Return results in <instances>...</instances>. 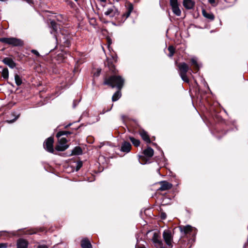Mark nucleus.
Wrapping results in <instances>:
<instances>
[{"instance_id": "f257e3e1", "label": "nucleus", "mask_w": 248, "mask_h": 248, "mask_svg": "<svg viewBox=\"0 0 248 248\" xmlns=\"http://www.w3.org/2000/svg\"><path fill=\"white\" fill-rule=\"evenodd\" d=\"M124 79L120 76H112L108 78H106L104 82V85H108L113 88H117L121 90L123 87Z\"/></svg>"}, {"instance_id": "f03ea898", "label": "nucleus", "mask_w": 248, "mask_h": 248, "mask_svg": "<svg viewBox=\"0 0 248 248\" xmlns=\"http://www.w3.org/2000/svg\"><path fill=\"white\" fill-rule=\"evenodd\" d=\"M176 66L178 68V72L182 80L185 82L188 83L189 79L187 77L186 74L189 72L191 74L192 70L189 68V66L186 63H176Z\"/></svg>"}, {"instance_id": "7ed1b4c3", "label": "nucleus", "mask_w": 248, "mask_h": 248, "mask_svg": "<svg viewBox=\"0 0 248 248\" xmlns=\"http://www.w3.org/2000/svg\"><path fill=\"white\" fill-rule=\"evenodd\" d=\"M0 42L16 46L23 45V42L21 39L14 37L0 38Z\"/></svg>"}, {"instance_id": "20e7f679", "label": "nucleus", "mask_w": 248, "mask_h": 248, "mask_svg": "<svg viewBox=\"0 0 248 248\" xmlns=\"http://www.w3.org/2000/svg\"><path fill=\"white\" fill-rule=\"evenodd\" d=\"M170 3L173 14L177 16H181V11L179 7L178 0H170Z\"/></svg>"}, {"instance_id": "39448f33", "label": "nucleus", "mask_w": 248, "mask_h": 248, "mask_svg": "<svg viewBox=\"0 0 248 248\" xmlns=\"http://www.w3.org/2000/svg\"><path fill=\"white\" fill-rule=\"evenodd\" d=\"M67 140L64 138H62L59 140L58 144L56 145V150L58 151H63L67 149L68 145L66 144Z\"/></svg>"}, {"instance_id": "423d86ee", "label": "nucleus", "mask_w": 248, "mask_h": 248, "mask_svg": "<svg viewBox=\"0 0 248 248\" xmlns=\"http://www.w3.org/2000/svg\"><path fill=\"white\" fill-rule=\"evenodd\" d=\"M163 238L166 244L169 247H172L171 242L172 240L171 232L169 230H165L163 233Z\"/></svg>"}, {"instance_id": "0eeeda50", "label": "nucleus", "mask_w": 248, "mask_h": 248, "mask_svg": "<svg viewBox=\"0 0 248 248\" xmlns=\"http://www.w3.org/2000/svg\"><path fill=\"white\" fill-rule=\"evenodd\" d=\"M179 229L183 234L186 235L188 234H190L191 232L194 231V232L192 234L193 235L195 234L196 229L193 228L191 226L187 225L186 226H181L179 227Z\"/></svg>"}, {"instance_id": "6e6552de", "label": "nucleus", "mask_w": 248, "mask_h": 248, "mask_svg": "<svg viewBox=\"0 0 248 248\" xmlns=\"http://www.w3.org/2000/svg\"><path fill=\"white\" fill-rule=\"evenodd\" d=\"M53 139L52 137H49L47 138L44 143V148L48 152L50 153H53Z\"/></svg>"}, {"instance_id": "1a4fd4ad", "label": "nucleus", "mask_w": 248, "mask_h": 248, "mask_svg": "<svg viewBox=\"0 0 248 248\" xmlns=\"http://www.w3.org/2000/svg\"><path fill=\"white\" fill-rule=\"evenodd\" d=\"M152 240L156 246H162L163 244L162 241L160 239V235L158 232H154Z\"/></svg>"}, {"instance_id": "9d476101", "label": "nucleus", "mask_w": 248, "mask_h": 248, "mask_svg": "<svg viewBox=\"0 0 248 248\" xmlns=\"http://www.w3.org/2000/svg\"><path fill=\"white\" fill-rule=\"evenodd\" d=\"M105 15L110 17H113L115 16L118 15L119 12L118 10L114 7L108 8L104 13Z\"/></svg>"}, {"instance_id": "9b49d317", "label": "nucleus", "mask_w": 248, "mask_h": 248, "mask_svg": "<svg viewBox=\"0 0 248 248\" xmlns=\"http://www.w3.org/2000/svg\"><path fill=\"white\" fill-rule=\"evenodd\" d=\"M160 184V187L158 190L160 191H165L171 188L172 185L171 183H169L167 181H163L159 182Z\"/></svg>"}, {"instance_id": "f8f14e48", "label": "nucleus", "mask_w": 248, "mask_h": 248, "mask_svg": "<svg viewBox=\"0 0 248 248\" xmlns=\"http://www.w3.org/2000/svg\"><path fill=\"white\" fill-rule=\"evenodd\" d=\"M131 148V145L129 142L124 141L122 144L120 151L125 153H128L130 151Z\"/></svg>"}, {"instance_id": "ddd939ff", "label": "nucleus", "mask_w": 248, "mask_h": 248, "mask_svg": "<svg viewBox=\"0 0 248 248\" xmlns=\"http://www.w3.org/2000/svg\"><path fill=\"white\" fill-rule=\"evenodd\" d=\"M17 248H27L28 242L23 238H20L17 241Z\"/></svg>"}, {"instance_id": "4468645a", "label": "nucleus", "mask_w": 248, "mask_h": 248, "mask_svg": "<svg viewBox=\"0 0 248 248\" xmlns=\"http://www.w3.org/2000/svg\"><path fill=\"white\" fill-rule=\"evenodd\" d=\"M139 133L143 140H144L147 143H151V140L147 132L142 129L140 131Z\"/></svg>"}, {"instance_id": "2eb2a0df", "label": "nucleus", "mask_w": 248, "mask_h": 248, "mask_svg": "<svg viewBox=\"0 0 248 248\" xmlns=\"http://www.w3.org/2000/svg\"><path fill=\"white\" fill-rule=\"evenodd\" d=\"M81 247L82 248H93L90 241L87 238H85L81 240Z\"/></svg>"}, {"instance_id": "dca6fc26", "label": "nucleus", "mask_w": 248, "mask_h": 248, "mask_svg": "<svg viewBox=\"0 0 248 248\" xmlns=\"http://www.w3.org/2000/svg\"><path fill=\"white\" fill-rule=\"evenodd\" d=\"M183 5L186 9H191L193 7L194 2L191 0H184Z\"/></svg>"}, {"instance_id": "f3484780", "label": "nucleus", "mask_w": 248, "mask_h": 248, "mask_svg": "<svg viewBox=\"0 0 248 248\" xmlns=\"http://www.w3.org/2000/svg\"><path fill=\"white\" fill-rule=\"evenodd\" d=\"M154 153V150L150 147H148L147 149H145L143 151L144 155L148 157H151L153 156Z\"/></svg>"}, {"instance_id": "a211bd4d", "label": "nucleus", "mask_w": 248, "mask_h": 248, "mask_svg": "<svg viewBox=\"0 0 248 248\" xmlns=\"http://www.w3.org/2000/svg\"><path fill=\"white\" fill-rule=\"evenodd\" d=\"M202 15L204 17L210 20H213L214 19V15L210 12H207L205 10H202Z\"/></svg>"}, {"instance_id": "6ab92c4d", "label": "nucleus", "mask_w": 248, "mask_h": 248, "mask_svg": "<svg viewBox=\"0 0 248 248\" xmlns=\"http://www.w3.org/2000/svg\"><path fill=\"white\" fill-rule=\"evenodd\" d=\"M122 94L120 90L117 91L113 95L112 97V101L113 102L117 101L121 97Z\"/></svg>"}, {"instance_id": "aec40b11", "label": "nucleus", "mask_w": 248, "mask_h": 248, "mask_svg": "<svg viewBox=\"0 0 248 248\" xmlns=\"http://www.w3.org/2000/svg\"><path fill=\"white\" fill-rule=\"evenodd\" d=\"M82 154V150L79 146H76L72 150V155H80Z\"/></svg>"}, {"instance_id": "412c9836", "label": "nucleus", "mask_w": 248, "mask_h": 248, "mask_svg": "<svg viewBox=\"0 0 248 248\" xmlns=\"http://www.w3.org/2000/svg\"><path fill=\"white\" fill-rule=\"evenodd\" d=\"M15 79L16 83L17 86H19L22 84V80L16 71H15Z\"/></svg>"}, {"instance_id": "4be33fe9", "label": "nucleus", "mask_w": 248, "mask_h": 248, "mask_svg": "<svg viewBox=\"0 0 248 248\" xmlns=\"http://www.w3.org/2000/svg\"><path fill=\"white\" fill-rule=\"evenodd\" d=\"M168 50L169 51L168 56L170 57L173 56L175 50L174 46H170L168 48Z\"/></svg>"}, {"instance_id": "5701e85b", "label": "nucleus", "mask_w": 248, "mask_h": 248, "mask_svg": "<svg viewBox=\"0 0 248 248\" xmlns=\"http://www.w3.org/2000/svg\"><path fill=\"white\" fill-rule=\"evenodd\" d=\"M71 132L66 131H60L58 132L56 135V137L59 139L63 135H68L71 134Z\"/></svg>"}, {"instance_id": "b1692460", "label": "nucleus", "mask_w": 248, "mask_h": 248, "mask_svg": "<svg viewBox=\"0 0 248 248\" xmlns=\"http://www.w3.org/2000/svg\"><path fill=\"white\" fill-rule=\"evenodd\" d=\"M129 139L133 143V144L136 147H138L140 144V141L139 140L136 139L133 137H130Z\"/></svg>"}, {"instance_id": "393cba45", "label": "nucleus", "mask_w": 248, "mask_h": 248, "mask_svg": "<svg viewBox=\"0 0 248 248\" xmlns=\"http://www.w3.org/2000/svg\"><path fill=\"white\" fill-rule=\"evenodd\" d=\"M2 76L4 79H7L9 77V72L7 68H4L2 70Z\"/></svg>"}, {"instance_id": "a878e982", "label": "nucleus", "mask_w": 248, "mask_h": 248, "mask_svg": "<svg viewBox=\"0 0 248 248\" xmlns=\"http://www.w3.org/2000/svg\"><path fill=\"white\" fill-rule=\"evenodd\" d=\"M50 26L54 30V31H57L58 29L57 25L56 22L54 21H51L50 22Z\"/></svg>"}, {"instance_id": "bb28decb", "label": "nucleus", "mask_w": 248, "mask_h": 248, "mask_svg": "<svg viewBox=\"0 0 248 248\" xmlns=\"http://www.w3.org/2000/svg\"><path fill=\"white\" fill-rule=\"evenodd\" d=\"M11 69H17V67L16 65V63H5Z\"/></svg>"}, {"instance_id": "cd10ccee", "label": "nucleus", "mask_w": 248, "mask_h": 248, "mask_svg": "<svg viewBox=\"0 0 248 248\" xmlns=\"http://www.w3.org/2000/svg\"><path fill=\"white\" fill-rule=\"evenodd\" d=\"M82 166V161H78L76 163V170L78 171Z\"/></svg>"}, {"instance_id": "c85d7f7f", "label": "nucleus", "mask_w": 248, "mask_h": 248, "mask_svg": "<svg viewBox=\"0 0 248 248\" xmlns=\"http://www.w3.org/2000/svg\"><path fill=\"white\" fill-rule=\"evenodd\" d=\"M145 157H142L140 158V160H139L140 163L142 165L146 164L148 163V161L147 160H145Z\"/></svg>"}, {"instance_id": "c756f323", "label": "nucleus", "mask_w": 248, "mask_h": 248, "mask_svg": "<svg viewBox=\"0 0 248 248\" xmlns=\"http://www.w3.org/2000/svg\"><path fill=\"white\" fill-rule=\"evenodd\" d=\"M101 71V68H97L96 71L93 73V76L98 77L100 74Z\"/></svg>"}, {"instance_id": "7c9ffc66", "label": "nucleus", "mask_w": 248, "mask_h": 248, "mask_svg": "<svg viewBox=\"0 0 248 248\" xmlns=\"http://www.w3.org/2000/svg\"><path fill=\"white\" fill-rule=\"evenodd\" d=\"M19 117V115H17L15 117V118L13 120H7V122L9 123V124H12L13 123H14L15 121H16L17 118Z\"/></svg>"}, {"instance_id": "2f4dec72", "label": "nucleus", "mask_w": 248, "mask_h": 248, "mask_svg": "<svg viewBox=\"0 0 248 248\" xmlns=\"http://www.w3.org/2000/svg\"><path fill=\"white\" fill-rule=\"evenodd\" d=\"M132 10V8H130L128 11L124 15L125 16L126 18H127L130 15L131 11Z\"/></svg>"}, {"instance_id": "473e14b6", "label": "nucleus", "mask_w": 248, "mask_h": 248, "mask_svg": "<svg viewBox=\"0 0 248 248\" xmlns=\"http://www.w3.org/2000/svg\"><path fill=\"white\" fill-rule=\"evenodd\" d=\"M31 52L34 54V55H35L37 57H40V55L39 54V53L36 50H34V49H32L31 50Z\"/></svg>"}, {"instance_id": "72a5a7b5", "label": "nucleus", "mask_w": 248, "mask_h": 248, "mask_svg": "<svg viewBox=\"0 0 248 248\" xmlns=\"http://www.w3.org/2000/svg\"><path fill=\"white\" fill-rule=\"evenodd\" d=\"M7 247V243H0V248H6Z\"/></svg>"}, {"instance_id": "f704fd0d", "label": "nucleus", "mask_w": 248, "mask_h": 248, "mask_svg": "<svg viewBox=\"0 0 248 248\" xmlns=\"http://www.w3.org/2000/svg\"><path fill=\"white\" fill-rule=\"evenodd\" d=\"M167 217V215L165 213H161L160 217L162 219H165Z\"/></svg>"}, {"instance_id": "c9c22d12", "label": "nucleus", "mask_w": 248, "mask_h": 248, "mask_svg": "<svg viewBox=\"0 0 248 248\" xmlns=\"http://www.w3.org/2000/svg\"><path fill=\"white\" fill-rule=\"evenodd\" d=\"M2 62H13V61L9 59V58H5L2 61Z\"/></svg>"}, {"instance_id": "e433bc0d", "label": "nucleus", "mask_w": 248, "mask_h": 248, "mask_svg": "<svg viewBox=\"0 0 248 248\" xmlns=\"http://www.w3.org/2000/svg\"><path fill=\"white\" fill-rule=\"evenodd\" d=\"M79 101H80V100L79 101L74 100L73 101V108H75L76 107V106L79 102Z\"/></svg>"}, {"instance_id": "4c0bfd02", "label": "nucleus", "mask_w": 248, "mask_h": 248, "mask_svg": "<svg viewBox=\"0 0 248 248\" xmlns=\"http://www.w3.org/2000/svg\"><path fill=\"white\" fill-rule=\"evenodd\" d=\"M226 2L229 3L230 4L234 3L236 0H224Z\"/></svg>"}, {"instance_id": "58836bf2", "label": "nucleus", "mask_w": 248, "mask_h": 248, "mask_svg": "<svg viewBox=\"0 0 248 248\" xmlns=\"http://www.w3.org/2000/svg\"><path fill=\"white\" fill-rule=\"evenodd\" d=\"M37 248H48L46 245H39L37 246Z\"/></svg>"}, {"instance_id": "ea45409f", "label": "nucleus", "mask_w": 248, "mask_h": 248, "mask_svg": "<svg viewBox=\"0 0 248 248\" xmlns=\"http://www.w3.org/2000/svg\"><path fill=\"white\" fill-rule=\"evenodd\" d=\"M112 107H113V104L111 105V106L109 109H107V110H103V112L102 113H101V114H104L105 112L110 111Z\"/></svg>"}, {"instance_id": "a19ab883", "label": "nucleus", "mask_w": 248, "mask_h": 248, "mask_svg": "<svg viewBox=\"0 0 248 248\" xmlns=\"http://www.w3.org/2000/svg\"><path fill=\"white\" fill-rule=\"evenodd\" d=\"M209 2L210 3H211L213 5H215V0H209Z\"/></svg>"}, {"instance_id": "79ce46f5", "label": "nucleus", "mask_w": 248, "mask_h": 248, "mask_svg": "<svg viewBox=\"0 0 248 248\" xmlns=\"http://www.w3.org/2000/svg\"><path fill=\"white\" fill-rule=\"evenodd\" d=\"M197 61L198 59L196 57H194L191 59V62H197Z\"/></svg>"}, {"instance_id": "37998d69", "label": "nucleus", "mask_w": 248, "mask_h": 248, "mask_svg": "<svg viewBox=\"0 0 248 248\" xmlns=\"http://www.w3.org/2000/svg\"><path fill=\"white\" fill-rule=\"evenodd\" d=\"M192 63L194 64V66H195L197 68H198V69H199V66H198V63L195 62V63Z\"/></svg>"}, {"instance_id": "c03bdc74", "label": "nucleus", "mask_w": 248, "mask_h": 248, "mask_svg": "<svg viewBox=\"0 0 248 248\" xmlns=\"http://www.w3.org/2000/svg\"><path fill=\"white\" fill-rule=\"evenodd\" d=\"M72 125V124H71V123H70V124H67V125H65V126H64V127H65V128H66L68 127L69 126H70V125Z\"/></svg>"}, {"instance_id": "a18cd8bd", "label": "nucleus", "mask_w": 248, "mask_h": 248, "mask_svg": "<svg viewBox=\"0 0 248 248\" xmlns=\"http://www.w3.org/2000/svg\"><path fill=\"white\" fill-rule=\"evenodd\" d=\"M136 248H145L144 247V246H142V247H139V246H138V245H136Z\"/></svg>"}, {"instance_id": "49530a36", "label": "nucleus", "mask_w": 248, "mask_h": 248, "mask_svg": "<svg viewBox=\"0 0 248 248\" xmlns=\"http://www.w3.org/2000/svg\"><path fill=\"white\" fill-rule=\"evenodd\" d=\"M101 2H105L107 0H99Z\"/></svg>"}, {"instance_id": "de8ad7c7", "label": "nucleus", "mask_w": 248, "mask_h": 248, "mask_svg": "<svg viewBox=\"0 0 248 248\" xmlns=\"http://www.w3.org/2000/svg\"><path fill=\"white\" fill-rule=\"evenodd\" d=\"M120 0H113L114 2H118Z\"/></svg>"}, {"instance_id": "09e8293b", "label": "nucleus", "mask_w": 248, "mask_h": 248, "mask_svg": "<svg viewBox=\"0 0 248 248\" xmlns=\"http://www.w3.org/2000/svg\"><path fill=\"white\" fill-rule=\"evenodd\" d=\"M160 248H165V247H161H161H160Z\"/></svg>"}, {"instance_id": "8fccbe9b", "label": "nucleus", "mask_w": 248, "mask_h": 248, "mask_svg": "<svg viewBox=\"0 0 248 248\" xmlns=\"http://www.w3.org/2000/svg\"><path fill=\"white\" fill-rule=\"evenodd\" d=\"M76 1H78V0H75Z\"/></svg>"}]
</instances>
